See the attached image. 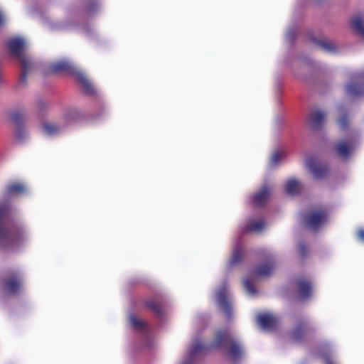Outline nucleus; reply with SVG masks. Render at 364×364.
Returning <instances> with one entry per match:
<instances>
[{"label": "nucleus", "instance_id": "1", "mask_svg": "<svg viewBox=\"0 0 364 364\" xmlns=\"http://www.w3.org/2000/svg\"><path fill=\"white\" fill-rule=\"evenodd\" d=\"M210 348L221 349L232 360L240 358L245 352L242 343L237 341L227 328L216 331Z\"/></svg>", "mask_w": 364, "mask_h": 364}, {"label": "nucleus", "instance_id": "2", "mask_svg": "<svg viewBox=\"0 0 364 364\" xmlns=\"http://www.w3.org/2000/svg\"><path fill=\"white\" fill-rule=\"evenodd\" d=\"M7 48L12 55L18 59L22 66V80L25 78L26 73L32 67L31 60L26 55L25 51L28 47V41L22 37L10 38L7 41Z\"/></svg>", "mask_w": 364, "mask_h": 364}, {"label": "nucleus", "instance_id": "3", "mask_svg": "<svg viewBox=\"0 0 364 364\" xmlns=\"http://www.w3.org/2000/svg\"><path fill=\"white\" fill-rule=\"evenodd\" d=\"M50 70L55 73H65L74 75L80 81L88 92L92 91V85L87 76L66 60H59L50 65Z\"/></svg>", "mask_w": 364, "mask_h": 364}, {"label": "nucleus", "instance_id": "4", "mask_svg": "<svg viewBox=\"0 0 364 364\" xmlns=\"http://www.w3.org/2000/svg\"><path fill=\"white\" fill-rule=\"evenodd\" d=\"M5 204H0V220L6 213ZM20 235L9 230L6 225L0 223V247L4 249H14L21 241Z\"/></svg>", "mask_w": 364, "mask_h": 364}, {"label": "nucleus", "instance_id": "5", "mask_svg": "<svg viewBox=\"0 0 364 364\" xmlns=\"http://www.w3.org/2000/svg\"><path fill=\"white\" fill-rule=\"evenodd\" d=\"M305 168L311 173L314 178L320 179L328 173L327 167L321 161L318 156L308 155L304 159Z\"/></svg>", "mask_w": 364, "mask_h": 364}, {"label": "nucleus", "instance_id": "6", "mask_svg": "<svg viewBox=\"0 0 364 364\" xmlns=\"http://www.w3.org/2000/svg\"><path fill=\"white\" fill-rule=\"evenodd\" d=\"M274 265L272 263L264 264L257 268L254 274L250 277H246L243 279V286L246 290L247 294L252 296L255 293V288L253 284V279L256 277H266L269 275L273 269Z\"/></svg>", "mask_w": 364, "mask_h": 364}, {"label": "nucleus", "instance_id": "7", "mask_svg": "<svg viewBox=\"0 0 364 364\" xmlns=\"http://www.w3.org/2000/svg\"><path fill=\"white\" fill-rule=\"evenodd\" d=\"M205 349V346L200 340H194L179 364H193V358Z\"/></svg>", "mask_w": 364, "mask_h": 364}, {"label": "nucleus", "instance_id": "8", "mask_svg": "<svg viewBox=\"0 0 364 364\" xmlns=\"http://www.w3.org/2000/svg\"><path fill=\"white\" fill-rule=\"evenodd\" d=\"M215 301L225 314H228L230 312L231 309V300L230 294L225 286L221 287L217 290L215 294Z\"/></svg>", "mask_w": 364, "mask_h": 364}, {"label": "nucleus", "instance_id": "9", "mask_svg": "<svg viewBox=\"0 0 364 364\" xmlns=\"http://www.w3.org/2000/svg\"><path fill=\"white\" fill-rule=\"evenodd\" d=\"M257 322L261 328L269 330L273 328L277 323V318L272 314L264 313L259 314L257 316Z\"/></svg>", "mask_w": 364, "mask_h": 364}, {"label": "nucleus", "instance_id": "10", "mask_svg": "<svg viewBox=\"0 0 364 364\" xmlns=\"http://www.w3.org/2000/svg\"><path fill=\"white\" fill-rule=\"evenodd\" d=\"M270 188L265 186L262 187L258 192H257L252 198V203L255 205H263L270 196Z\"/></svg>", "mask_w": 364, "mask_h": 364}, {"label": "nucleus", "instance_id": "11", "mask_svg": "<svg viewBox=\"0 0 364 364\" xmlns=\"http://www.w3.org/2000/svg\"><path fill=\"white\" fill-rule=\"evenodd\" d=\"M303 188L302 183L295 178H290L287 180L284 184V190L289 195L299 193Z\"/></svg>", "mask_w": 364, "mask_h": 364}, {"label": "nucleus", "instance_id": "12", "mask_svg": "<svg viewBox=\"0 0 364 364\" xmlns=\"http://www.w3.org/2000/svg\"><path fill=\"white\" fill-rule=\"evenodd\" d=\"M326 220V215L323 212H315L312 213L308 220L309 227L312 229H317L320 227Z\"/></svg>", "mask_w": 364, "mask_h": 364}, {"label": "nucleus", "instance_id": "13", "mask_svg": "<svg viewBox=\"0 0 364 364\" xmlns=\"http://www.w3.org/2000/svg\"><path fill=\"white\" fill-rule=\"evenodd\" d=\"M346 92L351 96H360L364 95V81L362 82H350L346 85Z\"/></svg>", "mask_w": 364, "mask_h": 364}, {"label": "nucleus", "instance_id": "14", "mask_svg": "<svg viewBox=\"0 0 364 364\" xmlns=\"http://www.w3.org/2000/svg\"><path fill=\"white\" fill-rule=\"evenodd\" d=\"M353 149L352 143L346 141H341L336 146L338 154L344 159H347L352 154Z\"/></svg>", "mask_w": 364, "mask_h": 364}, {"label": "nucleus", "instance_id": "15", "mask_svg": "<svg viewBox=\"0 0 364 364\" xmlns=\"http://www.w3.org/2000/svg\"><path fill=\"white\" fill-rule=\"evenodd\" d=\"M265 225L262 219H250L245 225V231L259 232L265 228Z\"/></svg>", "mask_w": 364, "mask_h": 364}, {"label": "nucleus", "instance_id": "16", "mask_svg": "<svg viewBox=\"0 0 364 364\" xmlns=\"http://www.w3.org/2000/svg\"><path fill=\"white\" fill-rule=\"evenodd\" d=\"M41 129L43 134L47 136H55L58 134L62 130V128L58 124L53 122L43 123L42 124Z\"/></svg>", "mask_w": 364, "mask_h": 364}, {"label": "nucleus", "instance_id": "17", "mask_svg": "<svg viewBox=\"0 0 364 364\" xmlns=\"http://www.w3.org/2000/svg\"><path fill=\"white\" fill-rule=\"evenodd\" d=\"M352 25L358 32L364 36V16H355L352 20Z\"/></svg>", "mask_w": 364, "mask_h": 364}, {"label": "nucleus", "instance_id": "18", "mask_svg": "<svg viewBox=\"0 0 364 364\" xmlns=\"http://www.w3.org/2000/svg\"><path fill=\"white\" fill-rule=\"evenodd\" d=\"M326 115L323 112L316 110L311 114V123L314 126H317L326 119Z\"/></svg>", "mask_w": 364, "mask_h": 364}, {"label": "nucleus", "instance_id": "19", "mask_svg": "<svg viewBox=\"0 0 364 364\" xmlns=\"http://www.w3.org/2000/svg\"><path fill=\"white\" fill-rule=\"evenodd\" d=\"M129 324L135 329L140 330L142 329L145 326L144 321L140 318L137 317L135 315H129Z\"/></svg>", "mask_w": 364, "mask_h": 364}, {"label": "nucleus", "instance_id": "20", "mask_svg": "<svg viewBox=\"0 0 364 364\" xmlns=\"http://www.w3.org/2000/svg\"><path fill=\"white\" fill-rule=\"evenodd\" d=\"M284 152L283 151H274L270 156L269 165L271 166H276L277 164H279V161L284 158Z\"/></svg>", "mask_w": 364, "mask_h": 364}, {"label": "nucleus", "instance_id": "21", "mask_svg": "<svg viewBox=\"0 0 364 364\" xmlns=\"http://www.w3.org/2000/svg\"><path fill=\"white\" fill-rule=\"evenodd\" d=\"M321 48L328 53H334L337 50V46L334 43L328 40H323L319 42Z\"/></svg>", "mask_w": 364, "mask_h": 364}, {"label": "nucleus", "instance_id": "22", "mask_svg": "<svg viewBox=\"0 0 364 364\" xmlns=\"http://www.w3.org/2000/svg\"><path fill=\"white\" fill-rule=\"evenodd\" d=\"M21 287L20 282L16 279H11L6 284V289L9 293H15Z\"/></svg>", "mask_w": 364, "mask_h": 364}, {"label": "nucleus", "instance_id": "23", "mask_svg": "<svg viewBox=\"0 0 364 364\" xmlns=\"http://www.w3.org/2000/svg\"><path fill=\"white\" fill-rule=\"evenodd\" d=\"M299 292L303 296H307L311 291L309 283L305 281L301 282L299 285Z\"/></svg>", "mask_w": 364, "mask_h": 364}, {"label": "nucleus", "instance_id": "24", "mask_svg": "<svg viewBox=\"0 0 364 364\" xmlns=\"http://www.w3.org/2000/svg\"><path fill=\"white\" fill-rule=\"evenodd\" d=\"M242 255V251L240 247H235L232 251V255L230 259V263L235 264L239 261Z\"/></svg>", "mask_w": 364, "mask_h": 364}, {"label": "nucleus", "instance_id": "25", "mask_svg": "<svg viewBox=\"0 0 364 364\" xmlns=\"http://www.w3.org/2000/svg\"><path fill=\"white\" fill-rule=\"evenodd\" d=\"M26 190V187L21 183H14L10 186L9 191L13 193H21Z\"/></svg>", "mask_w": 364, "mask_h": 364}, {"label": "nucleus", "instance_id": "26", "mask_svg": "<svg viewBox=\"0 0 364 364\" xmlns=\"http://www.w3.org/2000/svg\"><path fill=\"white\" fill-rule=\"evenodd\" d=\"M77 116H78V112L77 111H75V110L70 111L65 115V120L67 122L75 120L76 118L77 117Z\"/></svg>", "mask_w": 364, "mask_h": 364}, {"label": "nucleus", "instance_id": "27", "mask_svg": "<svg viewBox=\"0 0 364 364\" xmlns=\"http://www.w3.org/2000/svg\"><path fill=\"white\" fill-rule=\"evenodd\" d=\"M356 237L359 242L364 243V228H359L357 230Z\"/></svg>", "mask_w": 364, "mask_h": 364}, {"label": "nucleus", "instance_id": "28", "mask_svg": "<svg viewBox=\"0 0 364 364\" xmlns=\"http://www.w3.org/2000/svg\"><path fill=\"white\" fill-rule=\"evenodd\" d=\"M6 21V16L4 13L0 9V25L2 24Z\"/></svg>", "mask_w": 364, "mask_h": 364}, {"label": "nucleus", "instance_id": "29", "mask_svg": "<svg viewBox=\"0 0 364 364\" xmlns=\"http://www.w3.org/2000/svg\"><path fill=\"white\" fill-rule=\"evenodd\" d=\"M346 119L344 117L341 118L339 119L338 123L341 125V127H344L346 126Z\"/></svg>", "mask_w": 364, "mask_h": 364}, {"label": "nucleus", "instance_id": "30", "mask_svg": "<svg viewBox=\"0 0 364 364\" xmlns=\"http://www.w3.org/2000/svg\"><path fill=\"white\" fill-rule=\"evenodd\" d=\"M328 364H333L331 361L328 360Z\"/></svg>", "mask_w": 364, "mask_h": 364}]
</instances>
